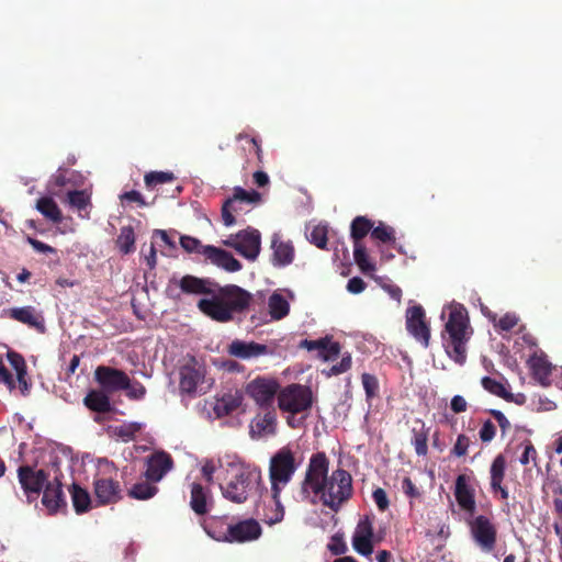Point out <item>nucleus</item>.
Here are the masks:
<instances>
[{
	"instance_id": "obj_25",
	"label": "nucleus",
	"mask_w": 562,
	"mask_h": 562,
	"mask_svg": "<svg viewBox=\"0 0 562 562\" xmlns=\"http://www.w3.org/2000/svg\"><path fill=\"white\" fill-rule=\"evenodd\" d=\"M177 284L184 294H203L209 296H211L213 288L215 286V282H212L210 279H202L191 274L183 276L177 281Z\"/></svg>"
},
{
	"instance_id": "obj_45",
	"label": "nucleus",
	"mask_w": 562,
	"mask_h": 562,
	"mask_svg": "<svg viewBox=\"0 0 562 562\" xmlns=\"http://www.w3.org/2000/svg\"><path fill=\"white\" fill-rule=\"evenodd\" d=\"M328 551L334 555H342L348 551V547L345 541L344 532L338 531L331 536L329 543L327 544Z\"/></svg>"
},
{
	"instance_id": "obj_30",
	"label": "nucleus",
	"mask_w": 562,
	"mask_h": 562,
	"mask_svg": "<svg viewBox=\"0 0 562 562\" xmlns=\"http://www.w3.org/2000/svg\"><path fill=\"white\" fill-rule=\"evenodd\" d=\"M83 404L87 408L99 414L110 413L112 405L110 397L104 391L91 390L83 398Z\"/></svg>"
},
{
	"instance_id": "obj_51",
	"label": "nucleus",
	"mask_w": 562,
	"mask_h": 562,
	"mask_svg": "<svg viewBox=\"0 0 562 562\" xmlns=\"http://www.w3.org/2000/svg\"><path fill=\"white\" fill-rule=\"evenodd\" d=\"M340 349V344L331 341L330 337H328V342H326L325 349L321 351L319 357L325 361L334 360L339 356Z\"/></svg>"
},
{
	"instance_id": "obj_19",
	"label": "nucleus",
	"mask_w": 562,
	"mask_h": 562,
	"mask_svg": "<svg viewBox=\"0 0 562 562\" xmlns=\"http://www.w3.org/2000/svg\"><path fill=\"white\" fill-rule=\"evenodd\" d=\"M173 465L172 458L165 451L155 452L146 460L145 477L151 483L159 482Z\"/></svg>"
},
{
	"instance_id": "obj_56",
	"label": "nucleus",
	"mask_w": 562,
	"mask_h": 562,
	"mask_svg": "<svg viewBox=\"0 0 562 562\" xmlns=\"http://www.w3.org/2000/svg\"><path fill=\"white\" fill-rule=\"evenodd\" d=\"M372 498L380 512H385L389 508L390 502L383 488H375L372 493Z\"/></svg>"
},
{
	"instance_id": "obj_50",
	"label": "nucleus",
	"mask_w": 562,
	"mask_h": 562,
	"mask_svg": "<svg viewBox=\"0 0 562 562\" xmlns=\"http://www.w3.org/2000/svg\"><path fill=\"white\" fill-rule=\"evenodd\" d=\"M351 368V356L348 353L344 356L337 364L331 366L327 371L324 370L327 376L338 375L344 372H347Z\"/></svg>"
},
{
	"instance_id": "obj_59",
	"label": "nucleus",
	"mask_w": 562,
	"mask_h": 562,
	"mask_svg": "<svg viewBox=\"0 0 562 562\" xmlns=\"http://www.w3.org/2000/svg\"><path fill=\"white\" fill-rule=\"evenodd\" d=\"M140 427L137 424L122 425L116 428V435L128 441L134 438L135 434L139 431Z\"/></svg>"
},
{
	"instance_id": "obj_46",
	"label": "nucleus",
	"mask_w": 562,
	"mask_h": 562,
	"mask_svg": "<svg viewBox=\"0 0 562 562\" xmlns=\"http://www.w3.org/2000/svg\"><path fill=\"white\" fill-rule=\"evenodd\" d=\"M362 385L366 392L367 400L370 401L378 396L379 393V381L375 375L370 373H363L361 375Z\"/></svg>"
},
{
	"instance_id": "obj_24",
	"label": "nucleus",
	"mask_w": 562,
	"mask_h": 562,
	"mask_svg": "<svg viewBox=\"0 0 562 562\" xmlns=\"http://www.w3.org/2000/svg\"><path fill=\"white\" fill-rule=\"evenodd\" d=\"M204 257L212 263L229 272L239 271L243 267L231 252L215 246L206 245Z\"/></svg>"
},
{
	"instance_id": "obj_26",
	"label": "nucleus",
	"mask_w": 562,
	"mask_h": 562,
	"mask_svg": "<svg viewBox=\"0 0 562 562\" xmlns=\"http://www.w3.org/2000/svg\"><path fill=\"white\" fill-rule=\"evenodd\" d=\"M213 499L211 491L207 487H204L200 483L191 484V497H190V507L191 509L199 516H203L210 512L212 507Z\"/></svg>"
},
{
	"instance_id": "obj_38",
	"label": "nucleus",
	"mask_w": 562,
	"mask_h": 562,
	"mask_svg": "<svg viewBox=\"0 0 562 562\" xmlns=\"http://www.w3.org/2000/svg\"><path fill=\"white\" fill-rule=\"evenodd\" d=\"M158 487L148 480L135 483L127 492L128 496L135 499L146 501L155 496Z\"/></svg>"
},
{
	"instance_id": "obj_40",
	"label": "nucleus",
	"mask_w": 562,
	"mask_h": 562,
	"mask_svg": "<svg viewBox=\"0 0 562 562\" xmlns=\"http://www.w3.org/2000/svg\"><path fill=\"white\" fill-rule=\"evenodd\" d=\"M353 259L362 272L369 273L375 271V265L369 260L363 244H353Z\"/></svg>"
},
{
	"instance_id": "obj_54",
	"label": "nucleus",
	"mask_w": 562,
	"mask_h": 562,
	"mask_svg": "<svg viewBox=\"0 0 562 562\" xmlns=\"http://www.w3.org/2000/svg\"><path fill=\"white\" fill-rule=\"evenodd\" d=\"M479 436L482 442H491L496 436L495 425L490 419L485 420L479 431Z\"/></svg>"
},
{
	"instance_id": "obj_11",
	"label": "nucleus",
	"mask_w": 562,
	"mask_h": 562,
	"mask_svg": "<svg viewBox=\"0 0 562 562\" xmlns=\"http://www.w3.org/2000/svg\"><path fill=\"white\" fill-rule=\"evenodd\" d=\"M373 524L374 516H362L359 519L352 535V547L356 552L363 557H369L372 554L374 542H380L383 538L381 535L374 533Z\"/></svg>"
},
{
	"instance_id": "obj_5",
	"label": "nucleus",
	"mask_w": 562,
	"mask_h": 562,
	"mask_svg": "<svg viewBox=\"0 0 562 562\" xmlns=\"http://www.w3.org/2000/svg\"><path fill=\"white\" fill-rule=\"evenodd\" d=\"M323 486V491L315 496L335 513L339 512L353 494L351 474L341 468L334 470Z\"/></svg>"
},
{
	"instance_id": "obj_14",
	"label": "nucleus",
	"mask_w": 562,
	"mask_h": 562,
	"mask_svg": "<svg viewBox=\"0 0 562 562\" xmlns=\"http://www.w3.org/2000/svg\"><path fill=\"white\" fill-rule=\"evenodd\" d=\"M59 459L55 457L52 461V468L54 469L55 476L53 482L45 484L43 488L42 503L50 514L57 513L60 508L67 506L65 494L63 492L61 477L63 474L59 469Z\"/></svg>"
},
{
	"instance_id": "obj_63",
	"label": "nucleus",
	"mask_w": 562,
	"mask_h": 562,
	"mask_svg": "<svg viewBox=\"0 0 562 562\" xmlns=\"http://www.w3.org/2000/svg\"><path fill=\"white\" fill-rule=\"evenodd\" d=\"M488 413L496 419L503 434L510 429V423L507 417L498 409H490Z\"/></svg>"
},
{
	"instance_id": "obj_18",
	"label": "nucleus",
	"mask_w": 562,
	"mask_h": 562,
	"mask_svg": "<svg viewBox=\"0 0 562 562\" xmlns=\"http://www.w3.org/2000/svg\"><path fill=\"white\" fill-rule=\"evenodd\" d=\"M179 389L181 393L189 395L198 392L199 385L204 380V370L194 358L179 369Z\"/></svg>"
},
{
	"instance_id": "obj_43",
	"label": "nucleus",
	"mask_w": 562,
	"mask_h": 562,
	"mask_svg": "<svg viewBox=\"0 0 562 562\" xmlns=\"http://www.w3.org/2000/svg\"><path fill=\"white\" fill-rule=\"evenodd\" d=\"M481 384L484 387V390H486L487 392H490L493 395H496V396L502 397L504 400L512 398V394L509 392H507V390L504 386V384L498 382V381H496L493 378L484 376L481 380Z\"/></svg>"
},
{
	"instance_id": "obj_42",
	"label": "nucleus",
	"mask_w": 562,
	"mask_h": 562,
	"mask_svg": "<svg viewBox=\"0 0 562 562\" xmlns=\"http://www.w3.org/2000/svg\"><path fill=\"white\" fill-rule=\"evenodd\" d=\"M507 461L504 454H497L492 461L490 468V482L496 483V481L505 480Z\"/></svg>"
},
{
	"instance_id": "obj_33",
	"label": "nucleus",
	"mask_w": 562,
	"mask_h": 562,
	"mask_svg": "<svg viewBox=\"0 0 562 562\" xmlns=\"http://www.w3.org/2000/svg\"><path fill=\"white\" fill-rule=\"evenodd\" d=\"M268 308L273 321H281L290 313V304L288 300L277 291L269 296Z\"/></svg>"
},
{
	"instance_id": "obj_57",
	"label": "nucleus",
	"mask_w": 562,
	"mask_h": 562,
	"mask_svg": "<svg viewBox=\"0 0 562 562\" xmlns=\"http://www.w3.org/2000/svg\"><path fill=\"white\" fill-rule=\"evenodd\" d=\"M491 493L498 497L503 502H507L509 498V491L503 481L490 482Z\"/></svg>"
},
{
	"instance_id": "obj_2",
	"label": "nucleus",
	"mask_w": 562,
	"mask_h": 562,
	"mask_svg": "<svg viewBox=\"0 0 562 562\" xmlns=\"http://www.w3.org/2000/svg\"><path fill=\"white\" fill-rule=\"evenodd\" d=\"M218 463L225 472L224 483L220 485L223 497L235 504L245 503L252 485L261 477L260 471L243 463L236 457L220 458Z\"/></svg>"
},
{
	"instance_id": "obj_39",
	"label": "nucleus",
	"mask_w": 562,
	"mask_h": 562,
	"mask_svg": "<svg viewBox=\"0 0 562 562\" xmlns=\"http://www.w3.org/2000/svg\"><path fill=\"white\" fill-rule=\"evenodd\" d=\"M428 435L429 428H426L424 423H422L419 429L413 428L412 430L411 442L414 446L416 454L419 457H425L428 452Z\"/></svg>"
},
{
	"instance_id": "obj_20",
	"label": "nucleus",
	"mask_w": 562,
	"mask_h": 562,
	"mask_svg": "<svg viewBox=\"0 0 562 562\" xmlns=\"http://www.w3.org/2000/svg\"><path fill=\"white\" fill-rule=\"evenodd\" d=\"M470 476L459 474L456 479L454 497L461 509L469 514H473L476 508L475 490L470 484Z\"/></svg>"
},
{
	"instance_id": "obj_48",
	"label": "nucleus",
	"mask_w": 562,
	"mask_h": 562,
	"mask_svg": "<svg viewBox=\"0 0 562 562\" xmlns=\"http://www.w3.org/2000/svg\"><path fill=\"white\" fill-rule=\"evenodd\" d=\"M122 391L126 392V396L130 400L139 401L143 400L146 395V387L138 381L132 382L128 378V386L123 387Z\"/></svg>"
},
{
	"instance_id": "obj_23",
	"label": "nucleus",
	"mask_w": 562,
	"mask_h": 562,
	"mask_svg": "<svg viewBox=\"0 0 562 562\" xmlns=\"http://www.w3.org/2000/svg\"><path fill=\"white\" fill-rule=\"evenodd\" d=\"M94 495L102 505L114 504L121 498V485L111 477H95Z\"/></svg>"
},
{
	"instance_id": "obj_12",
	"label": "nucleus",
	"mask_w": 562,
	"mask_h": 562,
	"mask_svg": "<svg viewBox=\"0 0 562 562\" xmlns=\"http://www.w3.org/2000/svg\"><path fill=\"white\" fill-rule=\"evenodd\" d=\"M470 533L476 546L486 553L495 549L497 541V529L492 520L479 515L469 521Z\"/></svg>"
},
{
	"instance_id": "obj_1",
	"label": "nucleus",
	"mask_w": 562,
	"mask_h": 562,
	"mask_svg": "<svg viewBox=\"0 0 562 562\" xmlns=\"http://www.w3.org/2000/svg\"><path fill=\"white\" fill-rule=\"evenodd\" d=\"M252 295L236 284L224 286L215 283L210 297L199 300V310L211 319L226 323L234 318L236 313H244Z\"/></svg>"
},
{
	"instance_id": "obj_13",
	"label": "nucleus",
	"mask_w": 562,
	"mask_h": 562,
	"mask_svg": "<svg viewBox=\"0 0 562 562\" xmlns=\"http://www.w3.org/2000/svg\"><path fill=\"white\" fill-rule=\"evenodd\" d=\"M245 392L260 407H270L278 397L280 384L274 379L257 376L246 384Z\"/></svg>"
},
{
	"instance_id": "obj_28",
	"label": "nucleus",
	"mask_w": 562,
	"mask_h": 562,
	"mask_svg": "<svg viewBox=\"0 0 562 562\" xmlns=\"http://www.w3.org/2000/svg\"><path fill=\"white\" fill-rule=\"evenodd\" d=\"M529 368L531 370L532 376L542 385L549 384V378L552 372V364L547 359V356L541 355H532L528 360Z\"/></svg>"
},
{
	"instance_id": "obj_41",
	"label": "nucleus",
	"mask_w": 562,
	"mask_h": 562,
	"mask_svg": "<svg viewBox=\"0 0 562 562\" xmlns=\"http://www.w3.org/2000/svg\"><path fill=\"white\" fill-rule=\"evenodd\" d=\"M175 180V175L170 171H150L145 175L144 181L147 189H154L158 184H164Z\"/></svg>"
},
{
	"instance_id": "obj_6",
	"label": "nucleus",
	"mask_w": 562,
	"mask_h": 562,
	"mask_svg": "<svg viewBox=\"0 0 562 562\" xmlns=\"http://www.w3.org/2000/svg\"><path fill=\"white\" fill-rule=\"evenodd\" d=\"M313 405V392L310 386L299 383L289 384L278 393V406L282 412L296 415L308 412Z\"/></svg>"
},
{
	"instance_id": "obj_61",
	"label": "nucleus",
	"mask_w": 562,
	"mask_h": 562,
	"mask_svg": "<svg viewBox=\"0 0 562 562\" xmlns=\"http://www.w3.org/2000/svg\"><path fill=\"white\" fill-rule=\"evenodd\" d=\"M26 241L37 252H41V254H56L57 252V250L54 247H52L36 238H33L31 236H26Z\"/></svg>"
},
{
	"instance_id": "obj_35",
	"label": "nucleus",
	"mask_w": 562,
	"mask_h": 562,
	"mask_svg": "<svg viewBox=\"0 0 562 562\" xmlns=\"http://www.w3.org/2000/svg\"><path fill=\"white\" fill-rule=\"evenodd\" d=\"M374 223L366 216H356L350 225V237L353 244H362V239L372 232Z\"/></svg>"
},
{
	"instance_id": "obj_49",
	"label": "nucleus",
	"mask_w": 562,
	"mask_h": 562,
	"mask_svg": "<svg viewBox=\"0 0 562 562\" xmlns=\"http://www.w3.org/2000/svg\"><path fill=\"white\" fill-rule=\"evenodd\" d=\"M470 445H471V439L467 435L461 434L457 437V440H456L450 453L458 458L464 457L468 453V449H469Z\"/></svg>"
},
{
	"instance_id": "obj_31",
	"label": "nucleus",
	"mask_w": 562,
	"mask_h": 562,
	"mask_svg": "<svg viewBox=\"0 0 562 562\" xmlns=\"http://www.w3.org/2000/svg\"><path fill=\"white\" fill-rule=\"evenodd\" d=\"M36 210L48 221L54 224H60L63 222V213L50 196H42L36 201Z\"/></svg>"
},
{
	"instance_id": "obj_62",
	"label": "nucleus",
	"mask_w": 562,
	"mask_h": 562,
	"mask_svg": "<svg viewBox=\"0 0 562 562\" xmlns=\"http://www.w3.org/2000/svg\"><path fill=\"white\" fill-rule=\"evenodd\" d=\"M402 490L411 498H418L420 496V492L408 476L403 479Z\"/></svg>"
},
{
	"instance_id": "obj_16",
	"label": "nucleus",
	"mask_w": 562,
	"mask_h": 562,
	"mask_svg": "<svg viewBox=\"0 0 562 562\" xmlns=\"http://www.w3.org/2000/svg\"><path fill=\"white\" fill-rule=\"evenodd\" d=\"M406 329L424 347H428L430 328L422 305H414L406 311Z\"/></svg>"
},
{
	"instance_id": "obj_21",
	"label": "nucleus",
	"mask_w": 562,
	"mask_h": 562,
	"mask_svg": "<svg viewBox=\"0 0 562 562\" xmlns=\"http://www.w3.org/2000/svg\"><path fill=\"white\" fill-rule=\"evenodd\" d=\"M227 352L236 358L248 360L252 358H259L270 353V349L265 344L256 341H244L240 339L233 340L228 347Z\"/></svg>"
},
{
	"instance_id": "obj_4",
	"label": "nucleus",
	"mask_w": 562,
	"mask_h": 562,
	"mask_svg": "<svg viewBox=\"0 0 562 562\" xmlns=\"http://www.w3.org/2000/svg\"><path fill=\"white\" fill-rule=\"evenodd\" d=\"M472 334L467 310L462 306L452 308L441 338L448 357L460 366L467 361V345Z\"/></svg>"
},
{
	"instance_id": "obj_58",
	"label": "nucleus",
	"mask_w": 562,
	"mask_h": 562,
	"mask_svg": "<svg viewBox=\"0 0 562 562\" xmlns=\"http://www.w3.org/2000/svg\"><path fill=\"white\" fill-rule=\"evenodd\" d=\"M7 358L16 373L26 371L25 360L20 353L15 351H9L7 353Z\"/></svg>"
},
{
	"instance_id": "obj_3",
	"label": "nucleus",
	"mask_w": 562,
	"mask_h": 562,
	"mask_svg": "<svg viewBox=\"0 0 562 562\" xmlns=\"http://www.w3.org/2000/svg\"><path fill=\"white\" fill-rule=\"evenodd\" d=\"M297 469L295 458L291 449L283 447L278 450L270 459L269 477L271 482V493L273 508L265 514V522L274 525L284 517V507L280 501L281 490L286 485Z\"/></svg>"
},
{
	"instance_id": "obj_8",
	"label": "nucleus",
	"mask_w": 562,
	"mask_h": 562,
	"mask_svg": "<svg viewBox=\"0 0 562 562\" xmlns=\"http://www.w3.org/2000/svg\"><path fill=\"white\" fill-rule=\"evenodd\" d=\"M206 532L217 541L226 542H246L251 541L261 535L259 522L252 518L228 525L226 531L216 532L212 526L205 528Z\"/></svg>"
},
{
	"instance_id": "obj_32",
	"label": "nucleus",
	"mask_w": 562,
	"mask_h": 562,
	"mask_svg": "<svg viewBox=\"0 0 562 562\" xmlns=\"http://www.w3.org/2000/svg\"><path fill=\"white\" fill-rule=\"evenodd\" d=\"M67 202L77 210L79 216L89 217V207H91V196L86 190H74L67 194Z\"/></svg>"
},
{
	"instance_id": "obj_17",
	"label": "nucleus",
	"mask_w": 562,
	"mask_h": 562,
	"mask_svg": "<svg viewBox=\"0 0 562 562\" xmlns=\"http://www.w3.org/2000/svg\"><path fill=\"white\" fill-rule=\"evenodd\" d=\"M94 380L104 392L113 393L128 386V375L119 369L99 366L94 370Z\"/></svg>"
},
{
	"instance_id": "obj_44",
	"label": "nucleus",
	"mask_w": 562,
	"mask_h": 562,
	"mask_svg": "<svg viewBox=\"0 0 562 562\" xmlns=\"http://www.w3.org/2000/svg\"><path fill=\"white\" fill-rule=\"evenodd\" d=\"M371 238L379 240L383 244H394V228L383 223H380L376 227L373 226L371 232Z\"/></svg>"
},
{
	"instance_id": "obj_10",
	"label": "nucleus",
	"mask_w": 562,
	"mask_h": 562,
	"mask_svg": "<svg viewBox=\"0 0 562 562\" xmlns=\"http://www.w3.org/2000/svg\"><path fill=\"white\" fill-rule=\"evenodd\" d=\"M261 200V194L256 190L247 191L241 187H235L232 196L227 198L221 209V216L225 226L236 223L234 213L243 211V204H256Z\"/></svg>"
},
{
	"instance_id": "obj_29",
	"label": "nucleus",
	"mask_w": 562,
	"mask_h": 562,
	"mask_svg": "<svg viewBox=\"0 0 562 562\" xmlns=\"http://www.w3.org/2000/svg\"><path fill=\"white\" fill-rule=\"evenodd\" d=\"M10 318L25 324L36 329H43V318L35 314V310L32 306L13 307L8 311Z\"/></svg>"
},
{
	"instance_id": "obj_36",
	"label": "nucleus",
	"mask_w": 562,
	"mask_h": 562,
	"mask_svg": "<svg viewBox=\"0 0 562 562\" xmlns=\"http://www.w3.org/2000/svg\"><path fill=\"white\" fill-rule=\"evenodd\" d=\"M74 508L77 514L86 513L90 509L91 498L87 490L74 483L69 490Z\"/></svg>"
},
{
	"instance_id": "obj_53",
	"label": "nucleus",
	"mask_w": 562,
	"mask_h": 562,
	"mask_svg": "<svg viewBox=\"0 0 562 562\" xmlns=\"http://www.w3.org/2000/svg\"><path fill=\"white\" fill-rule=\"evenodd\" d=\"M518 316L514 313H506L503 315L495 327H497L502 331H509L518 324Z\"/></svg>"
},
{
	"instance_id": "obj_55",
	"label": "nucleus",
	"mask_w": 562,
	"mask_h": 562,
	"mask_svg": "<svg viewBox=\"0 0 562 562\" xmlns=\"http://www.w3.org/2000/svg\"><path fill=\"white\" fill-rule=\"evenodd\" d=\"M537 459V450L531 441L527 440L524 443V451L519 458V462L522 465H527L530 461L536 462Z\"/></svg>"
},
{
	"instance_id": "obj_22",
	"label": "nucleus",
	"mask_w": 562,
	"mask_h": 562,
	"mask_svg": "<svg viewBox=\"0 0 562 562\" xmlns=\"http://www.w3.org/2000/svg\"><path fill=\"white\" fill-rule=\"evenodd\" d=\"M271 263L274 267L282 268L293 262L295 250L292 243L284 240L278 233H274L271 237Z\"/></svg>"
},
{
	"instance_id": "obj_64",
	"label": "nucleus",
	"mask_w": 562,
	"mask_h": 562,
	"mask_svg": "<svg viewBox=\"0 0 562 562\" xmlns=\"http://www.w3.org/2000/svg\"><path fill=\"white\" fill-rule=\"evenodd\" d=\"M364 289H366V282L359 277H353V278L349 279V281L347 283V290L353 294H359Z\"/></svg>"
},
{
	"instance_id": "obj_60",
	"label": "nucleus",
	"mask_w": 562,
	"mask_h": 562,
	"mask_svg": "<svg viewBox=\"0 0 562 562\" xmlns=\"http://www.w3.org/2000/svg\"><path fill=\"white\" fill-rule=\"evenodd\" d=\"M326 342H328V336L317 340L304 339L301 341L300 347L305 348L308 351L317 350L319 355L321 351L325 349Z\"/></svg>"
},
{
	"instance_id": "obj_37",
	"label": "nucleus",
	"mask_w": 562,
	"mask_h": 562,
	"mask_svg": "<svg viewBox=\"0 0 562 562\" xmlns=\"http://www.w3.org/2000/svg\"><path fill=\"white\" fill-rule=\"evenodd\" d=\"M135 232L131 225L122 226L116 238V246L123 255L135 251Z\"/></svg>"
},
{
	"instance_id": "obj_7",
	"label": "nucleus",
	"mask_w": 562,
	"mask_h": 562,
	"mask_svg": "<svg viewBox=\"0 0 562 562\" xmlns=\"http://www.w3.org/2000/svg\"><path fill=\"white\" fill-rule=\"evenodd\" d=\"M329 460L325 452H316L312 454L305 477L302 482L301 492L305 496L311 493L314 495L319 494L323 491V484L328 479Z\"/></svg>"
},
{
	"instance_id": "obj_52",
	"label": "nucleus",
	"mask_w": 562,
	"mask_h": 562,
	"mask_svg": "<svg viewBox=\"0 0 562 562\" xmlns=\"http://www.w3.org/2000/svg\"><path fill=\"white\" fill-rule=\"evenodd\" d=\"M327 231L325 227L316 226L311 232V241L318 248L325 249L327 245Z\"/></svg>"
},
{
	"instance_id": "obj_34",
	"label": "nucleus",
	"mask_w": 562,
	"mask_h": 562,
	"mask_svg": "<svg viewBox=\"0 0 562 562\" xmlns=\"http://www.w3.org/2000/svg\"><path fill=\"white\" fill-rule=\"evenodd\" d=\"M243 397L239 394H224L214 405V412L218 417H224L235 412L241 405Z\"/></svg>"
},
{
	"instance_id": "obj_27",
	"label": "nucleus",
	"mask_w": 562,
	"mask_h": 562,
	"mask_svg": "<svg viewBox=\"0 0 562 562\" xmlns=\"http://www.w3.org/2000/svg\"><path fill=\"white\" fill-rule=\"evenodd\" d=\"M277 416L274 412H267L263 415H257L250 424V435L255 437H263L276 432Z\"/></svg>"
},
{
	"instance_id": "obj_15",
	"label": "nucleus",
	"mask_w": 562,
	"mask_h": 562,
	"mask_svg": "<svg viewBox=\"0 0 562 562\" xmlns=\"http://www.w3.org/2000/svg\"><path fill=\"white\" fill-rule=\"evenodd\" d=\"M48 473L45 470H35L30 465H22L18 469V479L29 502L35 501L42 493L48 481Z\"/></svg>"
},
{
	"instance_id": "obj_9",
	"label": "nucleus",
	"mask_w": 562,
	"mask_h": 562,
	"mask_svg": "<svg viewBox=\"0 0 562 562\" xmlns=\"http://www.w3.org/2000/svg\"><path fill=\"white\" fill-rule=\"evenodd\" d=\"M224 245L234 248L245 259L255 261L261 250V234L258 229L248 226L231 235L224 240Z\"/></svg>"
},
{
	"instance_id": "obj_47",
	"label": "nucleus",
	"mask_w": 562,
	"mask_h": 562,
	"mask_svg": "<svg viewBox=\"0 0 562 562\" xmlns=\"http://www.w3.org/2000/svg\"><path fill=\"white\" fill-rule=\"evenodd\" d=\"M180 245L189 254L195 252L203 256L206 248L198 238L187 235L180 236Z\"/></svg>"
}]
</instances>
